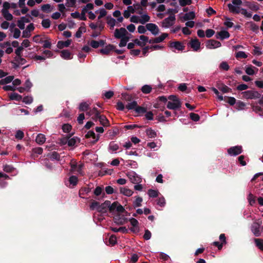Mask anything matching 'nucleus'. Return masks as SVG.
Listing matches in <instances>:
<instances>
[{
    "instance_id": "72a5a7b5",
    "label": "nucleus",
    "mask_w": 263,
    "mask_h": 263,
    "mask_svg": "<svg viewBox=\"0 0 263 263\" xmlns=\"http://www.w3.org/2000/svg\"><path fill=\"white\" fill-rule=\"evenodd\" d=\"M9 98L11 100L20 101L22 100V97L20 95L14 92L9 95Z\"/></svg>"
},
{
    "instance_id": "338daca9",
    "label": "nucleus",
    "mask_w": 263,
    "mask_h": 263,
    "mask_svg": "<svg viewBox=\"0 0 263 263\" xmlns=\"http://www.w3.org/2000/svg\"><path fill=\"white\" fill-rule=\"evenodd\" d=\"M14 170V168L9 165H5L3 166V170L7 173H11Z\"/></svg>"
},
{
    "instance_id": "0e129e2a",
    "label": "nucleus",
    "mask_w": 263,
    "mask_h": 263,
    "mask_svg": "<svg viewBox=\"0 0 263 263\" xmlns=\"http://www.w3.org/2000/svg\"><path fill=\"white\" fill-rule=\"evenodd\" d=\"M99 15L98 17V20L101 19L103 17L106 16L107 14V11L103 8L99 10Z\"/></svg>"
},
{
    "instance_id": "680f3d73",
    "label": "nucleus",
    "mask_w": 263,
    "mask_h": 263,
    "mask_svg": "<svg viewBox=\"0 0 263 263\" xmlns=\"http://www.w3.org/2000/svg\"><path fill=\"white\" fill-rule=\"evenodd\" d=\"M103 188L101 186H98L94 190L93 193L96 196H98L101 194Z\"/></svg>"
},
{
    "instance_id": "5701e85b",
    "label": "nucleus",
    "mask_w": 263,
    "mask_h": 263,
    "mask_svg": "<svg viewBox=\"0 0 263 263\" xmlns=\"http://www.w3.org/2000/svg\"><path fill=\"white\" fill-rule=\"evenodd\" d=\"M1 13L4 18L7 21H12L13 18V15L9 12V10H1Z\"/></svg>"
},
{
    "instance_id": "f257e3e1",
    "label": "nucleus",
    "mask_w": 263,
    "mask_h": 263,
    "mask_svg": "<svg viewBox=\"0 0 263 263\" xmlns=\"http://www.w3.org/2000/svg\"><path fill=\"white\" fill-rule=\"evenodd\" d=\"M168 99L170 101L167 102V108L170 109H176L181 107V103L177 96L171 95L168 97Z\"/></svg>"
},
{
    "instance_id": "6e6552de",
    "label": "nucleus",
    "mask_w": 263,
    "mask_h": 263,
    "mask_svg": "<svg viewBox=\"0 0 263 263\" xmlns=\"http://www.w3.org/2000/svg\"><path fill=\"white\" fill-rule=\"evenodd\" d=\"M127 176L131 182L134 184L140 183L142 181L141 178L134 172L128 173Z\"/></svg>"
},
{
    "instance_id": "4d7b16f0",
    "label": "nucleus",
    "mask_w": 263,
    "mask_h": 263,
    "mask_svg": "<svg viewBox=\"0 0 263 263\" xmlns=\"http://www.w3.org/2000/svg\"><path fill=\"white\" fill-rule=\"evenodd\" d=\"M62 129L65 133H69L71 129V126L69 124H65L62 126Z\"/></svg>"
},
{
    "instance_id": "c03bdc74",
    "label": "nucleus",
    "mask_w": 263,
    "mask_h": 263,
    "mask_svg": "<svg viewBox=\"0 0 263 263\" xmlns=\"http://www.w3.org/2000/svg\"><path fill=\"white\" fill-rule=\"evenodd\" d=\"M236 58L239 59H246L248 55L243 51H238L235 53Z\"/></svg>"
},
{
    "instance_id": "412c9836",
    "label": "nucleus",
    "mask_w": 263,
    "mask_h": 263,
    "mask_svg": "<svg viewBox=\"0 0 263 263\" xmlns=\"http://www.w3.org/2000/svg\"><path fill=\"white\" fill-rule=\"evenodd\" d=\"M71 43V41L70 40H68L66 41H59L57 43V47L59 49H62L64 47H68Z\"/></svg>"
},
{
    "instance_id": "393cba45",
    "label": "nucleus",
    "mask_w": 263,
    "mask_h": 263,
    "mask_svg": "<svg viewBox=\"0 0 263 263\" xmlns=\"http://www.w3.org/2000/svg\"><path fill=\"white\" fill-rule=\"evenodd\" d=\"M99 111L97 110V109L96 107H94L92 109H90L87 112V114L89 116H92V119L93 120H96V118L99 115Z\"/></svg>"
},
{
    "instance_id": "a19ab883",
    "label": "nucleus",
    "mask_w": 263,
    "mask_h": 263,
    "mask_svg": "<svg viewBox=\"0 0 263 263\" xmlns=\"http://www.w3.org/2000/svg\"><path fill=\"white\" fill-rule=\"evenodd\" d=\"M119 148V145L115 142H111L109 145V149L111 152H115L118 150Z\"/></svg>"
},
{
    "instance_id": "ea45409f",
    "label": "nucleus",
    "mask_w": 263,
    "mask_h": 263,
    "mask_svg": "<svg viewBox=\"0 0 263 263\" xmlns=\"http://www.w3.org/2000/svg\"><path fill=\"white\" fill-rule=\"evenodd\" d=\"M89 104L86 102L81 103L79 105V109L80 111H87L89 108Z\"/></svg>"
},
{
    "instance_id": "f03ea898",
    "label": "nucleus",
    "mask_w": 263,
    "mask_h": 263,
    "mask_svg": "<svg viewBox=\"0 0 263 263\" xmlns=\"http://www.w3.org/2000/svg\"><path fill=\"white\" fill-rule=\"evenodd\" d=\"M242 97L246 99H259L261 95L257 91L250 90L241 92Z\"/></svg>"
},
{
    "instance_id": "13d9d810",
    "label": "nucleus",
    "mask_w": 263,
    "mask_h": 263,
    "mask_svg": "<svg viewBox=\"0 0 263 263\" xmlns=\"http://www.w3.org/2000/svg\"><path fill=\"white\" fill-rule=\"evenodd\" d=\"M245 106H246V104L242 101H239L237 102L236 103L237 109H238L239 110H242V109H245Z\"/></svg>"
},
{
    "instance_id": "dca6fc26",
    "label": "nucleus",
    "mask_w": 263,
    "mask_h": 263,
    "mask_svg": "<svg viewBox=\"0 0 263 263\" xmlns=\"http://www.w3.org/2000/svg\"><path fill=\"white\" fill-rule=\"evenodd\" d=\"M115 49V47L114 45L109 44L103 48L101 49L100 50V52L102 54H109L110 52L112 51Z\"/></svg>"
},
{
    "instance_id": "f704fd0d",
    "label": "nucleus",
    "mask_w": 263,
    "mask_h": 263,
    "mask_svg": "<svg viewBox=\"0 0 263 263\" xmlns=\"http://www.w3.org/2000/svg\"><path fill=\"white\" fill-rule=\"evenodd\" d=\"M10 31L13 33V37L14 39H18L20 37L21 35V31L19 29L15 28L14 29L11 28L10 29Z\"/></svg>"
},
{
    "instance_id": "7ed1b4c3",
    "label": "nucleus",
    "mask_w": 263,
    "mask_h": 263,
    "mask_svg": "<svg viewBox=\"0 0 263 263\" xmlns=\"http://www.w3.org/2000/svg\"><path fill=\"white\" fill-rule=\"evenodd\" d=\"M176 17L174 14L171 15L163 20L161 23V26L163 28H168L172 27L175 23Z\"/></svg>"
},
{
    "instance_id": "473e14b6",
    "label": "nucleus",
    "mask_w": 263,
    "mask_h": 263,
    "mask_svg": "<svg viewBox=\"0 0 263 263\" xmlns=\"http://www.w3.org/2000/svg\"><path fill=\"white\" fill-rule=\"evenodd\" d=\"M195 17V14L194 12H189V13H185L183 16V20L184 21H188L193 20Z\"/></svg>"
},
{
    "instance_id": "c85d7f7f",
    "label": "nucleus",
    "mask_w": 263,
    "mask_h": 263,
    "mask_svg": "<svg viewBox=\"0 0 263 263\" xmlns=\"http://www.w3.org/2000/svg\"><path fill=\"white\" fill-rule=\"evenodd\" d=\"M99 207L100 203L95 200L92 201L89 205L90 210L92 211L97 210L98 212Z\"/></svg>"
},
{
    "instance_id": "f8f14e48",
    "label": "nucleus",
    "mask_w": 263,
    "mask_h": 263,
    "mask_svg": "<svg viewBox=\"0 0 263 263\" xmlns=\"http://www.w3.org/2000/svg\"><path fill=\"white\" fill-rule=\"evenodd\" d=\"M221 45V43L216 40H209L206 44V46L209 49H213L216 48L220 47Z\"/></svg>"
},
{
    "instance_id": "1a4fd4ad",
    "label": "nucleus",
    "mask_w": 263,
    "mask_h": 263,
    "mask_svg": "<svg viewBox=\"0 0 263 263\" xmlns=\"http://www.w3.org/2000/svg\"><path fill=\"white\" fill-rule=\"evenodd\" d=\"M149 41L148 37L144 35H140L139 39H136L134 40L135 43L142 47H144Z\"/></svg>"
},
{
    "instance_id": "603ef678",
    "label": "nucleus",
    "mask_w": 263,
    "mask_h": 263,
    "mask_svg": "<svg viewBox=\"0 0 263 263\" xmlns=\"http://www.w3.org/2000/svg\"><path fill=\"white\" fill-rule=\"evenodd\" d=\"M179 4L181 6H185L186 5H190L192 4V0H179Z\"/></svg>"
},
{
    "instance_id": "8fccbe9b",
    "label": "nucleus",
    "mask_w": 263,
    "mask_h": 263,
    "mask_svg": "<svg viewBox=\"0 0 263 263\" xmlns=\"http://www.w3.org/2000/svg\"><path fill=\"white\" fill-rule=\"evenodd\" d=\"M142 198L140 197H137L134 202V205L136 207H139L141 205V202H142Z\"/></svg>"
},
{
    "instance_id": "79ce46f5",
    "label": "nucleus",
    "mask_w": 263,
    "mask_h": 263,
    "mask_svg": "<svg viewBox=\"0 0 263 263\" xmlns=\"http://www.w3.org/2000/svg\"><path fill=\"white\" fill-rule=\"evenodd\" d=\"M134 8H135V10L139 14H142L143 9L142 8V5L139 4H135L133 5Z\"/></svg>"
},
{
    "instance_id": "20e7f679",
    "label": "nucleus",
    "mask_w": 263,
    "mask_h": 263,
    "mask_svg": "<svg viewBox=\"0 0 263 263\" xmlns=\"http://www.w3.org/2000/svg\"><path fill=\"white\" fill-rule=\"evenodd\" d=\"M114 37L116 39H121L130 35L128 33L126 29L123 27H121L119 29H116L114 32Z\"/></svg>"
},
{
    "instance_id": "774afa93",
    "label": "nucleus",
    "mask_w": 263,
    "mask_h": 263,
    "mask_svg": "<svg viewBox=\"0 0 263 263\" xmlns=\"http://www.w3.org/2000/svg\"><path fill=\"white\" fill-rule=\"evenodd\" d=\"M157 204L163 207L165 204V200L164 197H161L157 199Z\"/></svg>"
},
{
    "instance_id": "2eb2a0df",
    "label": "nucleus",
    "mask_w": 263,
    "mask_h": 263,
    "mask_svg": "<svg viewBox=\"0 0 263 263\" xmlns=\"http://www.w3.org/2000/svg\"><path fill=\"white\" fill-rule=\"evenodd\" d=\"M120 193L124 196L130 197L133 195L134 191L127 187H121L120 188Z\"/></svg>"
},
{
    "instance_id": "aec40b11",
    "label": "nucleus",
    "mask_w": 263,
    "mask_h": 263,
    "mask_svg": "<svg viewBox=\"0 0 263 263\" xmlns=\"http://www.w3.org/2000/svg\"><path fill=\"white\" fill-rule=\"evenodd\" d=\"M61 56L66 60H69L72 58L71 52L68 50H63L60 51Z\"/></svg>"
},
{
    "instance_id": "39448f33",
    "label": "nucleus",
    "mask_w": 263,
    "mask_h": 263,
    "mask_svg": "<svg viewBox=\"0 0 263 263\" xmlns=\"http://www.w3.org/2000/svg\"><path fill=\"white\" fill-rule=\"evenodd\" d=\"M261 221L254 222L251 227V231L256 237H259L261 235V231L260 230Z\"/></svg>"
},
{
    "instance_id": "de8ad7c7",
    "label": "nucleus",
    "mask_w": 263,
    "mask_h": 263,
    "mask_svg": "<svg viewBox=\"0 0 263 263\" xmlns=\"http://www.w3.org/2000/svg\"><path fill=\"white\" fill-rule=\"evenodd\" d=\"M69 181L71 184L75 186L78 183V178L75 176H71L69 179Z\"/></svg>"
},
{
    "instance_id": "a878e982",
    "label": "nucleus",
    "mask_w": 263,
    "mask_h": 263,
    "mask_svg": "<svg viewBox=\"0 0 263 263\" xmlns=\"http://www.w3.org/2000/svg\"><path fill=\"white\" fill-rule=\"evenodd\" d=\"M110 201L106 200L104 203L101 204H100V207L99 208V212H104L106 211L107 208H108V206H109Z\"/></svg>"
},
{
    "instance_id": "e2e57ef3",
    "label": "nucleus",
    "mask_w": 263,
    "mask_h": 263,
    "mask_svg": "<svg viewBox=\"0 0 263 263\" xmlns=\"http://www.w3.org/2000/svg\"><path fill=\"white\" fill-rule=\"evenodd\" d=\"M191 119L194 121H198L200 119L199 116L197 114L193 112H192L190 115Z\"/></svg>"
},
{
    "instance_id": "4be33fe9",
    "label": "nucleus",
    "mask_w": 263,
    "mask_h": 263,
    "mask_svg": "<svg viewBox=\"0 0 263 263\" xmlns=\"http://www.w3.org/2000/svg\"><path fill=\"white\" fill-rule=\"evenodd\" d=\"M107 24L109 25L110 29H113L116 24V20L111 17L110 16H108L106 17Z\"/></svg>"
},
{
    "instance_id": "cd10ccee",
    "label": "nucleus",
    "mask_w": 263,
    "mask_h": 263,
    "mask_svg": "<svg viewBox=\"0 0 263 263\" xmlns=\"http://www.w3.org/2000/svg\"><path fill=\"white\" fill-rule=\"evenodd\" d=\"M254 241L256 247L260 251H263V239L260 238H254Z\"/></svg>"
},
{
    "instance_id": "bb28decb",
    "label": "nucleus",
    "mask_w": 263,
    "mask_h": 263,
    "mask_svg": "<svg viewBox=\"0 0 263 263\" xmlns=\"http://www.w3.org/2000/svg\"><path fill=\"white\" fill-rule=\"evenodd\" d=\"M35 141L39 144H43L46 141L45 136L42 134H39L37 135Z\"/></svg>"
},
{
    "instance_id": "b1692460",
    "label": "nucleus",
    "mask_w": 263,
    "mask_h": 263,
    "mask_svg": "<svg viewBox=\"0 0 263 263\" xmlns=\"http://www.w3.org/2000/svg\"><path fill=\"white\" fill-rule=\"evenodd\" d=\"M43 151V148L39 147L33 148L32 150L31 157L33 159H35L37 157L36 155H41L42 154Z\"/></svg>"
},
{
    "instance_id": "9d476101",
    "label": "nucleus",
    "mask_w": 263,
    "mask_h": 263,
    "mask_svg": "<svg viewBox=\"0 0 263 263\" xmlns=\"http://www.w3.org/2000/svg\"><path fill=\"white\" fill-rule=\"evenodd\" d=\"M147 30L150 31L153 35H157L159 32V29L157 25L153 23H148L145 26Z\"/></svg>"
},
{
    "instance_id": "052dcab7",
    "label": "nucleus",
    "mask_w": 263,
    "mask_h": 263,
    "mask_svg": "<svg viewBox=\"0 0 263 263\" xmlns=\"http://www.w3.org/2000/svg\"><path fill=\"white\" fill-rule=\"evenodd\" d=\"M93 8V5L91 3L87 4L85 8H84L82 10V12L84 13V14H85V13L87 12L88 10H91Z\"/></svg>"
},
{
    "instance_id": "ddd939ff",
    "label": "nucleus",
    "mask_w": 263,
    "mask_h": 263,
    "mask_svg": "<svg viewBox=\"0 0 263 263\" xmlns=\"http://www.w3.org/2000/svg\"><path fill=\"white\" fill-rule=\"evenodd\" d=\"M189 44L195 51H198L200 48V42L197 39H192Z\"/></svg>"
},
{
    "instance_id": "69168bd1",
    "label": "nucleus",
    "mask_w": 263,
    "mask_h": 263,
    "mask_svg": "<svg viewBox=\"0 0 263 263\" xmlns=\"http://www.w3.org/2000/svg\"><path fill=\"white\" fill-rule=\"evenodd\" d=\"M50 7L51 6L50 4H45L42 6L41 9L43 11L48 12L51 11Z\"/></svg>"
},
{
    "instance_id": "49530a36",
    "label": "nucleus",
    "mask_w": 263,
    "mask_h": 263,
    "mask_svg": "<svg viewBox=\"0 0 263 263\" xmlns=\"http://www.w3.org/2000/svg\"><path fill=\"white\" fill-rule=\"evenodd\" d=\"M86 31L85 28L84 27H80L78 31L76 33V37L77 38H80L83 32H85Z\"/></svg>"
},
{
    "instance_id": "6e6d98bb",
    "label": "nucleus",
    "mask_w": 263,
    "mask_h": 263,
    "mask_svg": "<svg viewBox=\"0 0 263 263\" xmlns=\"http://www.w3.org/2000/svg\"><path fill=\"white\" fill-rule=\"evenodd\" d=\"M33 41L36 43H41L43 42V38L40 35H36L33 36Z\"/></svg>"
},
{
    "instance_id": "a211bd4d",
    "label": "nucleus",
    "mask_w": 263,
    "mask_h": 263,
    "mask_svg": "<svg viewBox=\"0 0 263 263\" xmlns=\"http://www.w3.org/2000/svg\"><path fill=\"white\" fill-rule=\"evenodd\" d=\"M85 138H92L93 139L92 143H95L96 142H97L99 140V135L96 136V134L93 131L89 130L85 135Z\"/></svg>"
},
{
    "instance_id": "58836bf2",
    "label": "nucleus",
    "mask_w": 263,
    "mask_h": 263,
    "mask_svg": "<svg viewBox=\"0 0 263 263\" xmlns=\"http://www.w3.org/2000/svg\"><path fill=\"white\" fill-rule=\"evenodd\" d=\"M141 90L143 93L148 94L151 92L152 87L150 85H145L142 87Z\"/></svg>"
},
{
    "instance_id": "e433bc0d",
    "label": "nucleus",
    "mask_w": 263,
    "mask_h": 263,
    "mask_svg": "<svg viewBox=\"0 0 263 263\" xmlns=\"http://www.w3.org/2000/svg\"><path fill=\"white\" fill-rule=\"evenodd\" d=\"M120 39L121 40L119 43V46L120 47H123L126 45L127 42H128L130 39V36L129 35L127 36H125V37L121 38Z\"/></svg>"
},
{
    "instance_id": "c756f323",
    "label": "nucleus",
    "mask_w": 263,
    "mask_h": 263,
    "mask_svg": "<svg viewBox=\"0 0 263 263\" xmlns=\"http://www.w3.org/2000/svg\"><path fill=\"white\" fill-rule=\"evenodd\" d=\"M150 16L147 14H144L139 17L140 23L144 24L150 21Z\"/></svg>"
},
{
    "instance_id": "37998d69",
    "label": "nucleus",
    "mask_w": 263,
    "mask_h": 263,
    "mask_svg": "<svg viewBox=\"0 0 263 263\" xmlns=\"http://www.w3.org/2000/svg\"><path fill=\"white\" fill-rule=\"evenodd\" d=\"M138 104L137 102L135 101H132L130 103H129L126 106V107L128 109H134L135 110L136 108L137 107Z\"/></svg>"
},
{
    "instance_id": "864d4df0",
    "label": "nucleus",
    "mask_w": 263,
    "mask_h": 263,
    "mask_svg": "<svg viewBox=\"0 0 263 263\" xmlns=\"http://www.w3.org/2000/svg\"><path fill=\"white\" fill-rule=\"evenodd\" d=\"M42 25L45 28H48L50 26V21L49 19H44L42 22Z\"/></svg>"
},
{
    "instance_id": "bf43d9fd",
    "label": "nucleus",
    "mask_w": 263,
    "mask_h": 263,
    "mask_svg": "<svg viewBox=\"0 0 263 263\" xmlns=\"http://www.w3.org/2000/svg\"><path fill=\"white\" fill-rule=\"evenodd\" d=\"M254 50L253 51V54L255 55H260L262 54V52L260 50V49L259 47L257 46H254Z\"/></svg>"
},
{
    "instance_id": "6ab92c4d",
    "label": "nucleus",
    "mask_w": 263,
    "mask_h": 263,
    "mask_svg": "<svg viewBox=\"0 0 263 263\" xmlns=\"http://www.w3.org/2000/svg\"><path fill=\"white\" fill-rule=\"evenodd\" d=\"M91 192V189L88 187H82L79 192V196L81 198H85V196Z\"/></svg>"
},
{
    "instance_id": "0eeeda50",
    "label": "nucleus",
    "mask_w": 263,
    "mask_h": 263,
    "mask_svg": "<svg viewBox=\"0 0 263 263\" xmlns=\"http://www.w3.org/2000/svg\"><path fill=\"white\" fill-rule=\"evenodd\" d=\"M242 152L241 146H232L228 149L227 152L229 155L232 156H237Z\"/></svg>"
},
{
    "instance_id": "f3484780",
    "label": "nucleus",
    "mask_w": 263,
    "mask_h": 263,
    "mask_svg": "<svg viewBox=\"0 0 263 263\" xmlns=\"http://www.w3.org/2000/svg\"><path fill=\"white\" fill-rule=\"evenodd\" d=\"M216 37L217 39L222 40L223 39L229 38L230 37V34L227 31L222 30L218 32L216 35Z\"/></svg>"
},
{
    "instance_id": "2f4dec72",
    "label": "nucleus",
    "mask_w": 263,
    "mask_h": 263,
    "mask_svg": "<svg viewBox=\"0 0 263 263\" xmlns=\"http://www.w3.org/2000/svg\"><path fill=\"white\" fill-rule=\"evenodd\" d=\"M218 89L223 93H227L231 91V89L223 84H221L218 86Z\"/></svg>"
},
{
    "instance_id": "4c0bfd02",
    "label": "nucleus",
    "mask_w": 263,
    "mask_h": 263,
    "mask_svg": "<svg viewBox=\"0 0 263 263\" xmlns=\"http://www.w3.org/2000/svg\"><path fill=\"white\" fill-rule=\"evenodd\" d=\"M254 69H255L257 71L258 70V69L256 68L255 67H253L252 66H249L246 67V72L248 75H253L255 74V70Z\"/></svg>"
},
{
    "instance_id": "5fc2aeb1",
    "label": "nucleus",
    "mask_w": 263,
    "mask_h": 263,
    "mask_svg": "<svg viewBox=\"0 0 263 263\" xmlns=\"http://www.w3.org/2000/svg\"><path fill=\"white\" fill-rule=\"evenodd\" d=\"M70 167H71V171L72 172H74L76 171V168L77 167V163L76 161L72 159L71 160L70 163Z\"/></svg>"
},
{
    "instance_id": "7c9ffc66",
    "label": "nucleus",
    "mask_w": 263,
    "mask_h": 263,
    "mask_svg": "<svg viewBox=\"0 0 263 263\" xmlns=\"http://www.w3.org/2000/svg\"><path fill=\"white\" fill-rule=\"evenodd\" d=\"M228 8L231 12L236 13H240L239 8L238 6L234 5L232 4H228Z\"/></svg>"
},
{
    "instance_id": "423d86ee",
    "label": "nucleus",
    "mask_w": 263,
    "mask_h": 263,
    "mask_svg": "<svg viewBox=\"0 0 263 263\" xmlns=\"http://www.w3.org/2000/svg\"><path fill=\"white\" fill-rule=\"evenodd\" d=\"M169 47L173 51H175V50L182 51L185 48V46L179 41L171 42L169 44Z\"/></svg>"
},
{
    "instance_id": "4468645a",
    "label": "nucleus",
    "mask_w": 263,
    "mask_h": 263,
    "mask_svg": "<svg viewBox=\"0 0 263 263\" xmlns=\"http://www.w3.org/2000/svg\"><path fill=\"white\" fill-rule=\"evenodd\" d=\"M97 119L99 120L100 124L104 126H109V122L106 117L104 115H101L100 114L96 118L95 121Z\"/></svg>"
},
{
    "instance_id": "9b49d317",
    "label": "nucleus",
    "mask_w": 263,
    "mask_h": 263,
    "mask_svg": "<svg viewBox=\"0 0 263 263\" xmlns=\"http://www.w3.org/2000/svg\"><path fill=\"white\" fill-rule=\"evenodd\" d=\"M168 34L166 33H162L159 36L156 37L154 39L149 40V43H159L163 42L167 36Z\"/></svg>"
},
{
    "instance_id": "3c124183",
    "label": "nucleus",
    "mask_w": 263,
    "mask_h": 263,
    "mask_svg": "<svg viewBox=\"0 0 263 263\" xmlns=\"http://www.w3.org/2000/svg\"><path fill=\"white\" fill-rule=\"evenodd\" d=\"M148 195L151 197H156L158 195V192L154 190H149L147 193Z\"/></svg>"
},
{
    "instance_id": "09e8293b",
    "label": "nucleus",
    "mask_w": 263,
    "mask_h": 263,
    "mask_svg": "<svg viewBox=\"0 0 263 263\" xmlns=\"http://www.w3.org/2000/svg\"><path fill=\"white\" fill-rule=\"evenodd\" d=\"M23 102L27 104H30L33 102V98L31 96H27L23 99Z\"/></svg>"
},
{
    "instance_id": "c9c22d12",
    "label": "nucleus",
    "mask_w": 263,
    "mask_h": 263,
    "mask_svg": "<svg viewBox=\"0 0 263 263\" xmlns=\"http://www.w3.org/2000/svg\"><path fill=\"white\" fill-rule=\"evenodd\" d=\"M146 135L150 138H153L157 136L156 132L151 128L146 130Z\"/></svg>"
},
{
    "instance_id": "a18cd8bd",
    "label": "nucleus",
    "mask_w": 263,
    "mask_h": 263,
    "mask_svg": "<svg viewBox=\"0 0 263 263\" xmlns=\"http://www.w3.org/2000/svg\"><path fill=\"white\" fill-rule=\"evenodd\" d=\"M147 109L145 107L142 106H137L135 109V112L138 114H142L146 112Z\"/></svg>"
}]
</instances>
